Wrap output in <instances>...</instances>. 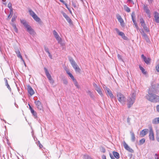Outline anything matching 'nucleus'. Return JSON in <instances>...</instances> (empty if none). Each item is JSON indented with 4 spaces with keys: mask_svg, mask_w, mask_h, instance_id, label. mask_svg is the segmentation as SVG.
<instances>
[{
    "mask_svg": "<svg viewBox=\"0 0 159 159\" xmlns=\"http://www.w3.org/2000/svg\"><path fill=\"white\" fill-rule=\"evenodd\" d=\"M29 109L30 110V111H32V110H33V109L32 108L31 106H30V104H29Z\"/></svg>",
    "mask_w": 159,
    "mask_h": 159,
    "instance_id": "nucleus-58",
    "label": "nucleus"
},
{
    "mask_svg": "<svg viewBox=\"0 0 159 159\" xmlns=\"http://www.w3.org/2000/svg\"><path fill=\"white\" fill-rule=\"evenodd\" d=\"M113 154L114 157L116 159H119L120 158V155L119 153L115 151H113L112 152Z\"/></svg>",
    "mask_w": 159,
    "mask_h": 159,
    "instance_id": "nucleus-22",
    "label": "nucleus"
},
{
    "mask_svg": "<svg viewBox=\"0 0 159 159\" xmlns=\"http://www.w3.org/2000/svg\"><path fill=\"white\" fill-rule=\"evenodd\" d=\"M74 82V83L75 86L77 87V88H79L80 87L79 85H78V83L77 82V81L76 80V79H75L74 80H73Z\"/></svg>",
    "mask_w": 159,
    "mask_h": 159,
    "instance_id": "nucleus-32",
    "label": "nucleus"
},
{
    "mask_svg": "<svg viewBox=\"0 0 159 159\" xmlns=\"http://www.w3.org/2000/svg\"><path fill=\"white\" fill-rule=\"evenodd\" d=\"M60 1L62 2L63 4H64L65 5L66 4L65 2L63 0H59Z\"/></svg>",
    "mask_w": 159,
    "mask_h": 159,
    "instance_id": "nucleus-56",
    "label": "nucleus"
},
{
    "mask_svg": "<svg viewBox=\"0 0 159 159\" xmlns=\"http://www.w3.org/2000/svg\"><path fill=\"white\" fill-rule=\"evenodd\" d=\"M136 93L134 92L132 93L127 99V105L128 108L130 107L135 102Z\"/></svg>",
    "mask_w": 159,
    "mask_h": 159,
    "instance_id": "nucleus-2",
    "label": "nucleus"
},
{
    "mask_svg": "<svg viewBox=\"0 0 159 159\" xmlns=\"http://www.w3.org/2000/svg\"><path fill=\"white\" fill-rule=\"evenodd\" d=\"M16 16H13L11 19L12 21L13 22L16 20Z\"/></svg>",
    "mask_w": 159,
    "mask_h": 159,
    "instance_id": "nucleus-45",
    "label": "nucleus"
},
{
    "mask_svg": "<svg viewBox=\"0 0 159 159\" xmlns=\"http://www.w3.org/2000/svg\"><path fill=\"white\" fill-rule=\"evenodd\" d=\"M124 7V9L126 11L128 12H129L130 11V8L129 7L126 6L125 5Z\"/></svg>",
    "mask_w": 159,
    "mask_h": 159,
    "instance_id": "nucleus-38",
    "label": "nucleus"
},
{
    "mask_svg": "<svg viewBox=\"0 0 159 159\" xmlns=\"http://www.w3.org/2000/svg\"><path fill=\"white\" fill-rule=\"evenodd\" d=\"M12 14H13L12 10H11V11L10 14L8 16V18H9V17H11V16L12 15Z\"/></svg>",
    "mask_w": 159,
    "mask_h": 159,
    "instance_id": "nucleus-46",
    "label": "nucleus"
},
{
    "mask_svg": "<svg viewBox=\"0 0 159 159\" xmlns=\"http://www.w3.org/2000/svg\"><path fill=\"white\" fill-rule=\"evenodd\" d=\"M148 91H151L152 93H157L158 91V89L156 85L152 84Z\"/></svg>",
    "mask_w": 159,
    "mask_h": 159,
    "instance_id": "nucleus-7",
    "label": "nucleus"
},
{
    "mask_svg": "<svg viewBox=\"0 0 159 159\" xmlns=\"http://www.w3.org/2000/svg\"><path fill=\"white\" fill-rule=\"evenodd\" d=\"M69 59L72 66H74L75 64H76V63L72 57H69Z\"/></svg>",
    "mask_w": 159,
    "mask_h": 159,
    "instance_id": "nucleus-23",
    "label": "nucleus"
},
{
    "mask_svg": "<svg viewBox=\"0 0 159 159\" xmlns=\"http://www.w3.org/2000/svg\"><path fill=\"white\" fill-rule=\"evenodd\" d=\"M143 30L145 31L146 32H149L150 31L149 29L147 27V26L146 25L145 26L143 27Z\"/></svg>",
    "mask_w": 159,
    "mask_h": 159,
    "instance_id": "nucleus-37",
    "label": "nucleus"
},
{
    "mask_svg": "<svg viewBox=\"0 0 159 159\" xmlns=\"http://www.w3.org/2000/svg\"><path fill=\"white\" fill-rule=\"evenodd\" d=\"M117 57L120 60H122V57L121 55H120V54H118L117 55Z\"/></svg>",
    "mask_w": 159,
    "mask_h": 159,
    "instance_id": "nucleus-51",
    "label": "nucleus"
},
{
    "mask_svg": "<svg viewBox=\"0 0 159 159\" xmlns=\"http://www.w3.org/2000/svg\"><path fill=\"white\" fill-rule=\"evenodd\" d=\"M102 159H106V157L105 155H103L102 156Z\"/></svg>",
    "mask_w": 159,
    "mask_h": 159,
    "instance_id": "nucleus-60",
    "label": "nucleus"
},
{
    "mask_svg": "<svg viewBox=\"0 0 159 159\" xmlns=\"http://www.w3.org/2000/svg\"><path fill=\"white\" fill-rule=\"evenodd\" d=\"M4 80L5 82V85L7 86V88L10 91H11V89L10 88L9 84H8V82H7V79L6 78H5L4 79Z\"/></svg>",
    "mask_w": 159,
    "mask_h": 159,
    "instance_id": "nucleus-25",
    "label": "nucleus"
},
{
    "mask_svg": "<svg viewBox=\"0 0 159 159\" xmlns=\"http://www.w3.org/2000/svg\"><path fill=\"white\" fill-rule=\"evenodd\" d=\"M53 34L56 40L58 41V43L61 44L62 39L60 37L58 34L55 30L53 31Z\"/></svg>",
    "mask_w": 159,
    "mask_h": 159,
    "instance_id": "nucleus-8",
    "label": "nucleus"
},
{
    "mask_svg": "<svg viewBox=\"0 0 159 159\" xmlns=\"http://www.w3.org/2000/svg\"><path fill=\"white\" fill-rule=\"evenodd\" d=\"M17 56L18 57L20 58L21 59V60L23 61L25 65V62L22 58V56H21V54H19V55H18Z\"/></svg>",
    "mask_w": 159,
    "mask_h": 159,
    "instance_id": "nucleus-40",
    "label": "nucleus"
},
{
    "mask_svg": "<svg viewBox=\"0 0 159 159\" xmlns=\"http://www.w3.org/2000/svg\"><path fill=\"white\" fill-rule=\"evenodd\" d=\"M148 129H143L140 132V135L143 137L146 135L148 132Z\"/></svg>",
    "mask_w": 159,
    "mask_h": 159,
    "instance_id": "nucleus-16",
    "label": "nucleus"
},
{
    "mask_svg": "<svg viewBox=\"0 0 159 159\" xmlns=\"http://www.w3.org/2000/svg\"><path fill=\"white\" fill-rule=\"evenodd\" d=\"M145 98L151 102L156 103L159 102V96L151 93V91H148V93L145 96Z\"/></svg>",
    "mask_w": 159,
    "mask_h": 159,
    "instance_id": "nucleus-1",
    "label": "nucleus"
},
{
    "mask_svg": "<svg viewBox=\"0 0 159 159\" xmlns=\"http://www.w3.org/2000/svg\"><path fill=\"white\" fill-rule=\"evenodd\" d=\"M68 75L70 77V78L72 79V80H74L75 79L71 73H68Z\"/></svg>",
    "mask_w": 159,
    "mask_h": 159,
    "instance_id": "nucleus-42",
    "label": "nucleus"
},
{
    "mask_svg": "<svg viewBox=\"0 0 159 159\" xmlns=\"http://www.w3.org/2000/svg\"><path fill=\"white\" fill-rule=\"evenodd\" d=\"M143 9L146 13L148 16L149 18L150 17V10L148 8V7L147 5H144Z\"/></svg>",
    "mask_w": 159,
    "mask_h": 159,
    "instance_id": "nucleus-17",
    "label": "nucleus"
},
{
    "mask_svg": "<svg viewBox=\"0 0 159 159\" xmlns=\"http://www.w3.org/2000/svg\"><path fill=\"white\" fill-rule=\"evenodd\" d=\"M154 17L156 22L157 23H159V14L157 12H155Z\"/></svg>",
    "mask_w": 159,
    "mask_h": 159,
    "instance_id": "nucleus-19",
    "label": "nucleus"
},
{
    "mask_svg": "<svg viewBox=\"0 0 159 159\" xmlns=\"http://www.w3.org/2000/svg\"><path fill=\"white\" fill-rule=\"evenodd\" d=\"M33 18L37 22H39L40 21V18L38 17L36 14L34 16H33Z\"/></svg>",
    "mask_w": 159,
    "mask_h": 159,
    "instance_id": "nucleus-29",
    "label": "nucleus"
},
{
    "mask_svg": "<svg viewBox=\"0 0 159 159\" xmlns=\"http://www.w3.org/2000/svg\"><path fill=\"white\" fill-rule=\"evenodd\" d=\"M93 85L94 87L95 90L96 89H98V88H99V87L97 85V84H93Z\"/></svg>",
    "mask_w": 159,
    "mask_h": 159,
    "instance_id": "nucleus-47",
    "label": "nucleus"
},
{
    "mask_svg": "<svg viewBox=\"0 0 159 159\" xmlns=\"http://www.w3.org/2000/svg\"><path fill=\"white\" fill-rule=\"evenodd\" d=\"M110 156L111 159H115L114 157H113V156H112V155L111 154H110Z\"/></svg>",
    "mask_w": 159,
    "mask_h": 159,
    "instance_id": "nucleus-61",
    "label": "nucleus"
},
{
    "mask_svg": "<svg viewBox=\"0 0 159 159\" xmlns=\"http://www.w3.org/2000/svg\"><path fill=\"white\" fill-rule=\"evenodd\" d=\"M130 118L128 117L127 119V122L129 125H130Z\"/></svg>",
    "mask_w": 159,
    "mask_h": 159,
    "instance_id": "nucleus-50",
    "label": "nucleus"
},
{
    "mask_svg": "<svg viewBox=\"0 0 159 159\" xmlns=\"http://www.w3.org/2000/svg\"><path fill=\"white\" fill-rule=\"evenodd\" d=\"M142 35L147 42H148L149 41V39H148V36L145 34V33L142 34Z\"/></svg>",
    "mask_w": 159,
    "mask_h": 159,
    "instance_id": "nucleus-27",
    "label": "nucleus"
},
{
    "mask_svg": "<svg viewBox=\"0 0 159 159\" xmlns=\"http://www.w3.org/2000/svg\"><path fill=\"white\" fill-rule=\"evenodd\" d=\"M21 23L24 25V26L27 29V31L31 34H34V30L29 25L28 23L24 20H20Z\"/></svg>",
    "mask_w": 159,
    "mask_h": 159,
    "instance_id": "nucleus-3",
    "label": "nucleus"
},
{
    "mask_svg": "<svg viewBox=\"0 0 159 159\" xmlns=\"http://www.w3.org/2000/svg\"><path fill=\"white\" fill-rule=\"evenodd\" d=\"M44 70L46 75L47 78L48 79L50 82L52 84H53L54 82V81L52 78L50 74L49 73L48 71V69L44 67Z\"/></svg>",
    "mask_w": 159,
    "mask_h": 159,
    "instance_id": "nucleus-5",
    "label": "nucleus"
},
{
    "mask_svg": "<svg viewBox=\"0 0 159 159\" xmlns=\"http://www.w3.org/2000/svg\"><path fill=\"white\" fill-rule=\"evenodd\" d=\"M156 68L157 72H159V65H157L156 67Z\"/></svg>",
    "mask_w": 159,
    "mask_h": 159,
    "instance_id": "nucleus-48",
    "label": "nucleus"
},
{
    "mask_svg": "<svg viewBox=\"0 0 159 159\" xmlns=\"http://www.w3.org/2000/svg\"><path fill=\"white\" fill-rule=\"evenodd\" d=\"M141 57L143 60L144 59H145V58L146 57H145L143 54H142L141 55Z\"/></svg>",
    "mask_w": 159,
    "mask_h": 159,
    "instance_id": "nucleus-55",
    "label": "nucleus"
},
{
    "mask_svg": "<svg viewBox=\"0 0 159 159\" xmlns=\"http://www.w3.org/2000/svg\"><path fill=\"white\" fill-rule=\"evenodd\" d=\"M8 7L10 8L11 9L12 8L11 7V3H9L8 5Z\"/></svg>",
    "mask_w": 159,
    "mask_h": 159,
    "instance_id": "nucleus-52",
    "label": "nucleus"
},
{
    "mask_svg": "<svg viewBox=\"0 0 159 159\" xmlns=\"http://www.w3.org/2000/svg\"><path fill=\"white\" fill-rule=\"evenodd\" d=\"M29 12L30 15L33 17L36 14L33 11L31 10H29Z\"/></svg>",
    "mask_w": 159,
    "mask_h": 159,
    "instance_id": "nucleus-33",
    "label": "nucleus"
},
{
    "mask_svg": "<svg viewBox=\"0 0 159 159\" xmlns=\"http://www.w3.org/2000/svg\"><path fill=\"white\" fill-rule=\"evenodd\" d=\"M156 109L157 111L159 113V105H157L156 106Z\"/></svg>",
    "mask_w": 159,
    "mask_h": 159,
    "instance_id": "nucleus-54",
    "label": "nucleus"
},
{
    "mask_svg": "<svg viewBox=\"0 0 159 159\" xmlns=\"http://www.w3.org/2000/svg\"><path fill=\"white\" fill-rule=\"evenodd\" d=\"M61 13L63 15V16L65 18V19L67 20V22L70 24V25H72V21L70 19V18L64 12L61 11Z\"/></svg>",
    "mask_w": 159,
    "mask_h": 159,
    "instance_id": "nucleus-11",
    "label": "nucleus"
},
{
    "mask_svg": "<svg viewBox=\"0 0 159 159\" xmlns=\"http://www.w3.org/2000/svg\"><path fill=\"white\" fill-rule=\"evenodd\" d=\"M3 2V4L5 5H6V0H2Z\"/></svg>",
    "mask_w": 159,
    "mask_h": 159,
    "instance_id": "nucleus-62",
    "label": "nucleus"
},
{
    "mask_svg": "<svg viewBox=\"0 0 159 159\" xmlns=\"http://www.w3.org/2000/svg\"><path fill=\"white\" fill-rule=\"evenodd\" d=\"M145 141V139L144 138H143L141 139L139 141V145H141L143 144Z\"/></svg>",
    "mask_w": 159,
    "mask_h": 159,
    "instance_id": "nucleus-35",
    "label": "nucleus"
},
{
    "mask_svg": "<svg viewBox=\"0 0 159 159\" xmlns=\"http://www.w3.org/2000/svg\"><path fill=\"white\" fill-rule=\"evenodd\" d=\"M123 146L129 152L131 153L134 152V150L129 147L125 142H124V143L123 144Z\"/></svg>",
    "mask_w": 159,
    "mask_h": 159,
    "instance_id": "nucleus-14",
    "label": "nucleus"
},
{
    "mask_svg": "<svg viewBox=\"0 0 159 159\" xmlns=\"http://www.w3.org/2000/svg\"><path fill=\"white\" fill-rule=\"evenodd\" d=\"M140 32L142 35L145 33L144 32V30L143 29H142L141 30H140Z\"/></svg>",
    "mask_w": 159,
    "mask_h": 159,
    "instance_id": "nucleus-53",
    "label": "nucleus"
},
{
    "mask_svg": "<svg viewBox=\"0 0 159 159\" xmlns=\"http://www.w3.org/2000/svg\"><path fill=\"white\" fill-rule=\"evenodd\" d=\"M87 93L91 98H94V95L90 91L88 90L87 91Z\"/></svg>",
    "mask_w": 159,
    "mask_h": 159,
    "instance_id": "nucleus-30",
    "label": "nucleus"
},
{
    "mask_svg": "<svg viewBox=\"0 0 159 159\" xmlns=\"http://www.w3.org/2000/svg\"><path fill=\"white\" fill-rule=\"evenodd\" d=\"M116 16L118 21L120 23L122 27H124L125 25V23L120 16L119 15H117Z\"/></svg>",
    "mask_w": 159,
    "mask_h": 159,
    "instance_id": "nucleus-13",
    "label": "nucleus"
},
{
    "mask_svg": "<svg viewBox=\"0 0 159 159\" xmlns=\"http://www.w3.org/2000/svg\"><path fill=\"white\" fill-rule=\"evenodd\" d=\"M65 5L66 6V8H67V9L68 10H69V11H70V8H69L68 7V6L67 5V4H65Z\"/></svg>",
    "mask_w": 159,
    "mask_h": 159,
    "instance_id": "nucleus-59",
    "label": "nucleus"
},
{
    "mask_svg": "<svg viewBox=\"0 0 159 159\" xmlns=\"http://www.w3.org/2000/svg\"><path fill=\"white\" fill-rule=\"evenodd\" d=\"M38 144L39 145V146L40 148H41L43 147L42 145L40 143L39 141H38Z\"/></svg>",
    "mask_w": 159,
    "mask_h": 159,
    "instance_id": "nucleus-49",
    "label": "nucleus"
},
{
    "mask_svg": "<svg viewBox=\"0 0 159 159\" xmlns=\"http://www.w3.org/2000/svg\"><path fill=\"white\" fill-rule=\"evenodd\" d=\"M152 123L154 125L159 124V117L153 119L152 120Z\"/></svg>",
    "mask_w": 159,
    "mask_h": 159,
    "instance_id": "nucleus-20",
    "label": "nucleus"
},
{
    "mask_svg": "<svg viewBox=\"0 0 159 159\" xmlns=\"http://www.w3.org/2000/svg\"><path fill=\"white\" fill-rule=\"evenodd\" d=\"M139 68L141 70L142 73L144 74H146V71H145V70L141 66H139Z\"/></svg>",
    "mask_w": 159,
    "mask_h": 159,
    "instance_id": "nucleus-36",
    "label": "nucleus"
},
{
    "mask_svg": "<svg viewBox=\"0 0 159 159\" xmlns=\"http://www.w3.org/2000/svg\"><path fill=\"white\" fill-rule=\"evenodd\" d=\"M11 25H12V27L14 28L15 31L16 33H17L18 32V29L16 27V25L15 24H14V23H12Z\"/></svg>",
    "mask_w": 159,
    "mask_h": 159,
    "instance_id": "nucleus-31",
    "label": "nucleus"
},
{
    "mask_svg": "<svg viewBox=\"0 0 159 159\" xmlns=\"http://www.w3.org/2000/svg\"><path fill=\"white\" fill-rule=\"evenodd\" d=\"M31 113L35 118H37V113L34 110L31 111Z\"/></svg>",
    "mask_w": 159,
    "mask_h": 159,
    "instance_id": "nucleus-28",
    "label": "nucleus"
},
{
    "mask_svg": "<svg viewBox=\"0 0 159 159\" xmlns=\"http://www.w3.org/2000/svg\"><path fill=\"white\" fill-rule=\"evenodd\" d=\"M34 103L38 109L41 110L43 109V106L40 101L39 100L35 101Z\"/></svg>",
    "mask_w": 159,
    "mask_h": 159,
    "instance_id": "nucleus-12",
    "label": "nucleus"
},
{
    "mask_svg": "<svg viewBox=\"0 0 159 159\" xmlns=\"http://www.w3.org/2000/svg\"><path fill=\"white\" fill-rule=\"evenodd\" d=\"M44 50L48 53L50 52L49 51L48 48L46 47H44Z\"/></svg>",
    "mask_w": 159,
    "mask_h": 159,
    "instance_id": "nucleus-44",
    "label": "nucleus"
},
{
    "mask_svg": "<svg viewBox=\"0 0 159 159\" xmlns=\"http://www.w3.org/2000/svg\"><path fill=\"white\" fill-rule=\"evenodd\" d=\"M115 30L116 31V32L118 34V35L121 36L122 38L124 40H127L128 38L127 37L125 36L124 33L122 32H120L119 30L117 28L115 29Z\"/></svg>",
    "mask_w": 159,
    "mask_h": 159,
    "instance_id": "nucleus-10",
    "label": "nucleus"
},
{
    "mask_svg": "<svg viewBox=\"0 0 159 159\" xmlns=\"http://www.w3.org/2000/svg\"><path fill=\"white\" fill-rule=\"evenodd\" d=\"M72 67L75 69V71L80 72V69L77 64H75L74 66H73Z\"/></svg>",
    "mask_w": 159,
    "mask_h": 159,
    "instance_id": "nucleus-21",
    "label": "nucleus"
},
{
    "mask_svg": "<svg viewBox=\"0 0 159 159\" xmlns=\"http://www.w3.org/2000/svg\"><path fill=\"white\" fill-rule=\"evenodd\" d=\"M116 97L118 101L123 105L125 104L126 98L124 95L120 93H117Z\"/></svg>",
    "mask_w": 159,
    "mask_h": 159,
    "instance_id": "nucleus-4",
    "label": "nucleus"
},
{
    "mask_svg": "<svg viewBox=\"0 0 159 159\" xmlns=\"http://www.w3.org/2000/svg\"><path fill=\"white\" fill-rule=\"evenodd\" d=\"M103 88L106 91L107 94L112 99L114 98V96L110 90L107 87H103Z\"/></svg>",
    "mask_w": 159,
    "mask_h": 159,
    "instance_id": "nucleus-9",
    "label": "nucleus"
},
{
    "mask_svg": "<svg viewBox=\"0 0 159 159\" xmlns=\"http://www.w3.org/2000/svg\"><path fill=\"white\" fill-rule=\"evenodd\" d=\"M84 159H92L88 155H85L84 156Z\"/></svg>",
    "mask_w": 159,
    "mask_h": 159,
    "instance_id": "nucleus-41",
    "label": "nucleus"
},
{
    "mask_svg": "<svg viewBox=\"0 0 159 159\" xmlns=\"http://www.w3.org/2000/svg\"><path fill=\"white\" fill-rule=\"evenodd\" d=\"M141 25V26L143 27H144L145 26H146V25L145 24V23H144V24H142Z\"/></svg>",
    "mask_w": 159,
    "mask_h": 159,
    "instance_id": "nucleus-63",
    "label": "nucleus"
},
{
    "mask_svg": "<svg viewBox=\"0 0 159 159\" xmlns=\"http://www.w3.org/2000/svg\"><path fill=\"white\" fill-rule=\"evenodd\" d=\"M157 140L158 142H159V137H158L157 136Z\"/></svg>",
    "mask_w": 159,
    "mask_h": 159,
    "instance_id": "nucleus-64",
    "label": "nucleus"
},
{
    "mask_svg": "<svg viewBox=\"0 0 159 159\" xmlns=\"http://www.w3.org/2000/svg\"><path fill=\"white\" fill-rule=\"evenodd\" d=\"M135 14L134 12H133L131 14V17L132 20H133V21L134 23V24L135 25V27H136L137 30H138L139 29V27L137 25V24L136 22L135 18L134 17V16Z\"/></svg>",
    "mask_w": 159,
    "mask_h": 159,
    "instance_id": "nucleus-15",
    "label": "nucleus"
},
{
    "mask_svg": "<svg viewBox=\"0 0 159 159\" xmlns=\"http://www.w3.org/2000/svg\"><path fill=\"white\" fill-rule=\"evenodd\" d=\"M140 23L141 24H143L145 23L144 20L142 18H141L140 19Z\"/></svg>",
    "mask_w": 159,
    "mask_h": 159,
    "instance_id": "nucleus-43",
    "label": "nucleus"
},
{
    "mask_svg": "<svg viewBox=\"0 0 159 159\" xmlns=\"http://www.w3.org/2000/svg\"><path fill=\"white\" fill-rule=\"evenodd\" d=\"M48 56L51 59H52V55L49 52V53H48Z\"/></svg>",
    "mask_w": 159,
    "mask_h": 159,
    "instance_id": "nucleus-57",
    "label": "nucleus"
},
{
    "mask_svg": "<svg viewBox=\"0 0 159 159\" xmlns=\"http://www.w3.org/2000/svg\"><path fill=\"white\" fill-rule=\"evenodd\" d=\"M143 61L147 65H149L150 64L151 59L149 58H147L146 57L145 58V59H143Z\"/></svg>",
    "mask_w": 159,
    "mask_h": 159,
    "instance_id": "nucleus-24",
    "label": "nucleus"
},
{
    "mask_svg": "<svg viewBox=\"0 0 159 159\" xmlns=\"http://www.w3.org/2000/svg\"><path fill=\"white\" fill-rule=\"evenodd\" d=\"M63 83L66 85L68 84V81L66 79H63L62 80Z\"/></svg>",
    "mask_w": 159,
    "mask_h": 159,
    "instance_id": "nucleus-39",
    "label": "nucleus"
},
{
    "mask_svg": "<svg viewBox=\"0 0 159 159\" xmlns=\"http://www.w3.org/2000/svg\"><path fill=\"white\" fill-rule=\"evenodd\" d=\"M96 90L100 95H102V91L100 87L96 89Z\"/></svg>",
    "mask_w": 159,
    "mask_h": 159,
    "instance_id": "nucleus-34",
    "label": "nucleus"
},
{
    "mask_svg": "<svg viewBox=\"0 0 159 159\" xmlns=\"http://www.w3.org/2000/svg\"><path fill=\"white\" fill-rule=\"evenodd\" d=\"M149 139L151 140L154 141L155 140L154 133L151 126L149 127Z\"/></svg>",
    "mask_w": 159,
    "mask_h": 159,
    "instance_id": "nucleus-6",
    "label": "nucleus"
},
{
    "mask_svg": "<svg viewBox=\"0 0 159 159\" xmlns=\"http://www.w3.org/2000/svg\"><path fill=\"white\" fill-rule=\"evenodd\" d=\"M131 135V141L134 142L135 141V135L134 133L133 132H130Z\"/></svg>",
    "mask_w": 159,
    "mask_h": 159,
    "instance_id": "nucleus-26",
    "label": "nucleus"
},
{
    "mask_svg": "<svg viewBox=\"0 0 159 159\" xmlns=\"http://www.w3.org/2000/svg\"><path fill=\"white\" fill-rule=\"evenodd\" d=\"M27 87V90L31 96L33 95L34 93V92L32 88L30 85H28Z\"/></svg>",
    "mask_w": 159,
    "mask_h": 159,
    "instance_id": "nucleus-18",
    "label": "nucleus"
}]
</instances>
